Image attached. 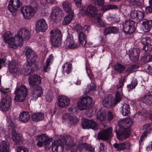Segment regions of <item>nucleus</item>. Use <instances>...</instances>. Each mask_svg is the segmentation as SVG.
<instances>
[{"instance_id": "nucleus-1", "label": "nucleus", "mask_w": 152, "mask_h": 152, "mask_svg": "<svg viewBox=\"0 0 152 152\" xmlns=\"http://www.w3.org/2000/svg\"><path fill=\"white\" fill-rule=\"evenodd\" d=\"M133 120L130 118H126L120 121L119 126L121 129L119 131H116V134L117 138L120 140L126 139L129 136V133L126 129L130 127L133 124Z\"/></svg>"}, {"instance_id": "nucleus-2", "label": "nucleus", "mask_w": 152, "mask_h": 152, "mask_svg": "<svg viewBox=\"0 0 152 152\" xmlns=\"http://www.w3.org/2000/svg\"><path fill=\"white\" fill-rule=\"evenodd\" d=\"M24 52L27 58V64L26 65L25 69L28 72L27 75L30 74L32 72L31 66L34 65L37 56L36 53L31 48H26Z\"/></svg>"}, {"instance_id": "nucleus-3", "label": "nucleus", "mask_w": 152, "mask_h": 152, "mask_svg": "<svg viewBox=\"0 0 152 152\" xmlns=\"http://www.w3.org/2000/svg\"><path fill=\"white\" fill-rule=\"evenodd\" d=\"M73 140L71 137L69 136H66L61 138H59L58 140H55L52 142L51 147L53 151L58 152V148L60 146V147L63 150V147L61 145L62 143H64L66 145L71 146H72Z\"/></svg>"}, {"instance_id": "nucleus-4", "label": "nucleus", "mask_w": 152, "mask_h": 152, "mask_svg": "<svg viewBox=\"0 0 152 152\" xmlns=\"http://www.w3.org/2000/svg\"><path fill=\"white\" fill-rule=\"evenodd\" d=\"M9 88H0L2 92L1 101L0 103V108L3 111H6L9 110L11 105V99L10 96L7 95L6 93L9 92Z\"/></svg>"}, {"instance_id": "nucleus-5", "label": "nucleus", "mask_w": 152, "mask_h": 152, "mask_svg": "<svg viewBox=\"0 0 152 152\" xmlns=\"http://www.w3.org/2000/svg\"><path fill=\"white\" fill-rule=\"evenodd\" d=\"M7 121L8 124V127L9 129L12 130V137L13 141L17 144L22 142V136H20L14 129L16 125L12 121L10 115L7 116Z\"/></svg>"}, {"instance_id": "nucleus-6", "label": "nucleus", "mask_w": 152, "mask_h": 152, "mask_svg": "<svg viewBox=\"0 0 152 152\" xmlns=\"http://www.w3.org/2000/svg\"><path fill=\"white\" fill-rule=\"evenodd\" d=\"M122 94L118 91L116 92L115 98H113L111 95L106 96L102 101L103 105L106 107L114 106L121 101Z\"/></svg>"}, {"instance_id": "nucleus-7", "label": "nucleus", "mask_w": 152, "mask_h": 152, "mask_svg": "<svg viewBox=\"0 0 152 152\" xmlns=\"http://www.w3.org/2000/svg\"><path fill=\"white\" fill-rule=\"evenodd\" d=\"M77 150L80 152L87 150L90 152H94V149L91 145L83 143L81 139H80L77 140L72 146L71 151L76 152Z\"/></svg>"}, {"instance_id": "nucleus-8", "label": "nucleus", "mask_w": 152, "mask_h": 152, "mask_svg": "<svg viewBox=\"0 0 152 152\" xmlns=\"http://www.w3.org/2000/svg\"><path fill=\"white\" fill-rule=\"evenodd\" d=\"M28 93V89L26 86L22 85L20 87H17L14 92L15 95L14 99L15 101L21 102L25 99Z\"/></svg>"}, {"instance_id": "nucleus-9", "label": "nucleus", "mask_w": 152, "mask_h": 152, "mask_svg": "<svg viewBox=\"0 0 152 152\" xmlns=\"http://www.w3.org/2000/svg\"><path fill=\"white\" fill-rule=\"evenodd\" d=\"M50 40L52 45L55 47H58L61 45L62 41L61 33L60 30L58 29L51 31Z\"/></svg>"}, {"instance_id": "nucleus-10", "label": "nucleus", "mask_w": 152, "mask_h": 152, "mask_svg": "<svg viewBox=\"0 0 152 152\" xmlns=\"http://www.w3.org/2000/svg\"><path fill=\"white\" fill-rule=\"evenodd\" d=\"M92 98L90 96L83 97L77 102V107L80 110H87L91 107Z\"/></svg>"}, {"instance_id": "nucleus-11", "label": "nucleus", "mask_w": 152, "mask_h": 152, "mask_svg": "<svg viewBox=\"0 0 152 152\" xmlns=\"http://www.w3.org/2000/svg\"><path fill=\"white\" fill-rule=\"evenodd\" d=\"M3 38L5 42L8 44L9 47L12 48H17L18 45L20 43L19 42H16L15 35L13 37L10 31L6 32L4 34Z\"/></svg>"}, {"instance_id": "nucleus-12", "label": "nucleus", "mask_w": 152, "mask_h": 152, "mask_svg": "<svg viewBox=\"0 0 152 152\" xmlns=\"http://www.w3.org/2000/svg\"><path fill=\"white\" fill-rule=\"evenodd\" d=\"M135 23L131 20H126L123 23V31L126 34H131L135 30Z\"/></svg>"}, {"instance_id": "nucleus-13", "label": "nucleus", "mask_w": 152, "mask_h": 152, "mask_svg": "<svg viewBox=\"0 0 152 152\" xmlns=\"http://www.w3.org/2000/svg\"><path fill=\"white\" fill-rule=\"evenodd\" d=\"M21 12L24 17L26 19L32 18L35 13L34 8L31 6L23 7L21 9Z\"/></svg>"}, {"instance_id": "nucleus-14", "label": "nucleus", "mask_w": 152, "mask_h": 152, "mask_svg": "<svg viewBox=\"0 0 152 152\" xmlns=\"http://www.w3.org/2000/svg\"><path fill=\"white\" fill-rule=\"evenodd\" d=\"M62 119L63 122L68 123L72 125H75L79 121L76 116L68 113H65L63 115Z\"/></svg>"}, {"instance_id": "nucleus-15", "label": "nucleus", "mask_w": 152, "mask_h": 152, "mask_svg": "<svg viewBox=\"0 0 152 152\" xmlns=\"http://www.w3.org/2000/svg\"><path fill=\"white\" fill-rule=\"evenodd\" d=\"M70 100L67 96L61 95L58 96L57 100L58 106L61 108L68 106L70 103Z\"/></svg>"}, {"instance_id": "nucleus-16", "label": "nucleus", "mask_w": 152, "mask_h": 152, "mask_svg": "<svg viewBox=\"0 0 152 152\" xmlns=\"http://www.w3.org/2000/svg\"><path fill=\"white\" fill-rule=\"evenodd\" d=\"M83 12L88 16L92 17H97L100 15L96 7L92 5H89Z\"/></svg>"}, {"instance_id": "nucleus-17", "label": "nucleus", "mask_w": 152, "mask_h": 152, "mask_svg": "<svg viewBox=\"0 0 152 152\" xmlns=\"http://www.w3.org/2000/svg\"><path fill=\"white\" fill-rule=\"evenodd\" d=\"M48 25L45 20L43 18L38 20L36 24L35 29L39 32H45L48 28Z\"/></svg>"}, {"instance_id": "nucleus-18", "label": "nucleus", "mask_w": 152, "mask_h": 152, "mask_svg": "<svg viewBox=\"0 0 152 152\" xmlns=\"http://www.w3.org/2000/svg\"><path fill=\"white\" fill-rule=\"evenodd\" d=\"M36 139L37 140H41L44 142L46 150L49 149L50 147V143L52 142V139H49L45 134H43L37 136L36 137Z\"/></svg>"}, {"instance_id": "nucleus-19", "label": "nucleus", "mask_w": 152, "mask_h": 152, "mask_svg": "<svg viewBox=\"0 0 152 152\" xmlns=\"http://www.w3.org/2000/svg\"><path fill=\"white\" fill-rule=\"evenodd\" d=\"M141 43L143 45V50L145 51H150L152 50V39L146 37L143 38L141 40Z\"/></svg>"}, {"instance_id": "nucleus-20", "label": "nucleus", "mask_w": 152, "mask_h": 152, "mask_svg": "<svg viewBox=\"0 0 152 152\" xmlns=\"http://www.w3.org/2000/svg\"><path fill=\"white\" fill-rule=\"evenodd\" d=\"M130 17L138 21H141L145 17L144 11L134 10L132 11L130 14Z\"/></svg>"}, {"instance_id": "nucleus-21", "label": "nucleus", "mask_w": 152, "mask_h": 152, "mask_svg": "<svg viewBox=\"0 0 152 152\" xmlns=\"http://www.w3.org/2000/svg\"><path fill=\"white\" fill-rule=\"evenodd\" d=\"M64 44L66 48L69 49H73L77 47L73 37L72 35L70 34L67 35L65 40L64 42Z\"/></svg>"}, {"instance_id": "nucleus-22", "label": "nucleus", "mask_w": 152, "mask_h": 152, "mask_svg": "<svg viewBox=\"0 0 152 152\" xmlns=\"http://www.w3.org/2000/svg\"><path fill=\"white\" fill-rule=\"evenodd\" d=\"M62 11L59 7H56L52 10L50 15L51 18L54 20L61 19L62 17Z\"/></svg>"}, {"instance_id": "nucleus-23", "label": "nucleus", "mask_w": 152, "mask_h": 152, "mask_svg": "<svg viewBox=\"0 0 152 152\" xmlns=\"http://www.w3.org/2000/svg\"><path fill=\"white\" fill-rule=\"evenodd\" d=\"M112 131V129L111 127H110L107 129L101 131L98 133V138L101 140H107L111 136Z\"/></svg>"}, {"instance_id": "nucleus-24", "label": "nucleus", "mask_w": 152, "mask_h": 152, "mask_svg": "<svg viewBox=\"0 0 152 152\" xmlns=\"http://www.w3.org/2000/svg\"><path fill=\"white\" fill-rule=\"evenodd\" d=\"M140 50L138 49H130L128 53L130 59L133 61H137L139 58Z\"/></svg>"}, {"instance_id": "nucleus-25", "label": "nucleus", "mask_w": 152, "mask_h": 152, "mask_svg": "<svg viewBox=\"0 0 152 152\" xmlns=\"http://www.w3.org/2000/svg\"><path fill=\"white\" fill-rule=\"evenodd\" d=\"M9 70L11 73H17L20 70L18 63L17 61L12 60L9 64Z\"/></svg>"}, {"instance_id": "nucleus-26", "label": "nucleus", "mask_w": 152, "mask_h": 152, "mask_svg": "<svg viewBox=\"0 0 152 152\" xmlns=\"http://www.w3.org/2000/svg\"><path fill=\"white\" fill-rule=\"evenodd\" d=\"M131 144L129 142L118 143H115L114 144V147L117 151H120L124 149H130Z\"/></svg>"}, {"instance_id": "nucleus-27", "label": "nucleus", "mask_w": 152, "mask_h": 152, "mask_svg": "<svg viewBox=\"0 0 152 152\" xmlns=\"http://www.w3.org/2000/svg\"><path fill=\"white\" fill-rule=\"evenodd\" d=\"M43 94V91L41 87L38 86L35 88L33 90L31 96L33 99L36 100L39 97H40Z\"/></svg>"}, {"instance_id": "nucleus-28", "label": "nucleus", "mask_w": 152, "mask_h": 152, "mask_svg": "<svg viewBox=\"0 0 152 152\" xmlns=\"http://www.w3.org/2000/svg\"><path fill=\"white\" fill-rule=\"evenodd\" d=\"M152 123H150L144 125L143 126V129H145L143 134L140 137V140L139 141V143L140 145L142 142L143 139L145 138L148 134H149L152 129Z\"/></svg>"}, {"instance_id": "nucleus-29", "label": "nucleus", "mask_w": 152, "mask_h": 152, "mask_svg": "<svg viewBox=\"0 0 152 152\" xmlns=\"http://www.w3.org/2000/svg\"><path fill=\"white\" fill-rule=\"evenodd\" d=\"M24 28H22L20 29L18 31L17 34L15 35L16 42H19L20 43L19 45H18V47L23 45Z\"/></svg>"}, {"instance_id": "nucleus-30", "label": "nucleus", "mask_w": 152, "mask_h": 152, "mask_svg": "<svg viewBox=\"0 0 152 152\" xmlns=\"http://www.w3.org/2000/svg\"><path fill=\"white\" fill-rule=\"evenodd\" d=\"M30 115L28 112L23 111L20 113L19 116V121L23 123H26L29 120Z\"/></svg>"}, {"instance_id": "nucleus-31", "label": "nucleus", "mask_w": 152, "mask_h": 152, "mask_svg": "<svg viewBox=\"0 0 152 152\" xmlns=\"http://www.w3.org/2000/svg\"><path fill=\"white\" fill-rule=\"evenodd\" d=\"M41 82V77L39 75H35L29 80V83L31 86H37L40 84Z\"/></svg>"}, {"instance_id": "nucleus-32", "label": "nucleus", "mask_w": 152, "mask_h": 152, "mask_svg": "<svg viewBox=\"0 0 152 152\" xmlns=\"http://www.w3.org/2000/svg\"><path fill=\"white\" fill-rule=\"evenodd\" d=\"M142 24L143 31L145 32H148L152 27V20H144Z\"/></svg>"}, {"instance_id": "nucleus-33", "label": "nucleus", "mask_w": 152, "mask_h": 152, "mask_svg": "<svg viewBox=\"0 0 152 152\" xmlns=\"http://www.w3.org/2000/svg\"><path fill=\"white\" fill-rule=\"evenodd\" d=\"M31 117L33 121H38L43 120L44 118L45 115L43 113L39 112L33 113Z\"/></svg>"}, {"instance_id": "nucleus-34", "label": "nucleus", "mask_w": 152, "mask_h": 152, "mask_svg": "<svg viewBox=\"0 0 152 152\" xmlns=\"http://www.w3.org/2000/svg\"><path fill=\"white\" fill-rule=\"evenodd\" d=\"M62 6L64 10L66 12H72L71 3L68 1H65L62 3Z\"/></svg>"}, {"instance_id": "nucleus-35", "label": "nucleus", "mask_w": 152, "mask_h": 152, "mask_svg": "<svg viewBox=\"0 0 152 152\" xmlns=\"http://www.w3.org/2000/svg\"><path fill=\"white\" fill-rule=\"evenodd\" d=\"M97 118L100 121H105L106 120V113L103 110H99L97 115Z\"/></svg>"}, {"instance_id": "nucleus-36", "label": "nucleus", "mask_w": 152, "mask_h": 152, "mask_svg": "<svg viewBox=\"0 0 152 152\" xmlns=\"http://www.w3.org/2000/svg\"><path fill=\"white\" fill-rule=\"evenodd\" d=\"M79 40L82 45L85 46L87 42V36L83 32H80L78 36Z\"/></svg>"}, {"instance_id": "nucleus-37", "label": "nucleus", "mask_w": 152, "mask_h": 152, "mask_svg": "<svg viewBox=\"0 0 152 152\" xmlns=\"http://www.w3.org/2000/svg\"><path fill=\"white\" fill-rule=\"evenodd\" d=\"M121 109V111L123 116L128 115L129 113L130 109L129 104H125L123 105Z\"/></svg>"}, {"instance_id": "nucleus-38", "label": "nucleus", "mask_w": 152, "mask_h": 152, "mask_svg": "<svg viewBox=\"0 0 152 152\" xmlns=\"http://www.w3.org/2000/svg\"><path fill=\"white\" fill-rule=\"evenodd\" d=\"M9 146L7 142L3 141L0 143V152H8Z\"/></svg>"}, {"instance_id": "nucleus-39", "label": "nucleus", "mask_w": 152, "mask_h": 152, "mask_svg": "<svg viewBox=\"0 0 152 152\" xmlns=\"http://www.w3.org/2000/svg\"><path fill=\"white\" fill-rule=\"evenodd\" d=\"M73 12H71L66 16L64 18L62 24L64 25H66L69 23L72 19L73 17Z\"/></svg>"}, {"instance_id": "nucleus-40", "label": "nucleus", "mask_w": 152, "mask_h": 152, "mask_svg": "<svg viewBox=\"0 0 152 152\" xmlns=\"http://www.w3.org/2000/svg\"><path fill=\"white\" fill-rule=\"evenodd\" d=\"M142 100L146 104L150 105H152V96L151 95H145Z\"/></svg>"}, {"instance_id": "nucleus-41", "label": "nucleus", "mask_w": 152, "mask_h": 152, "mask_svg": "<svg viewBox=\"0 0 152 152\" xmlns=\"http://www.w3.org/2000/svg\"><path fill=\"white\" fill-rule=\"evenodd\" d=\"M53 56L50 55L49 58L46 60L45 65L44 66L43 68L44 72H48V71H49V66L51 61L53 59Z\"/></svg>"}, {"instance_id": "nucleus-42", "label": "nucleus", "mask_w": 152, "mask_h": 152, "mask_svg": "<svg viewBox=\"0 0 152 152\" xmlns=\"http://www.w3.org/2000/svg\"><path fill=\"white\" fill-rule=\"evenodd\" d=\"M7 7L8 9L11 13L12 14L15 16L18 10V8L9 2Z\"/></svg>"}, {"instance_id": "nucleus-43", "label": "nucleus", "mask_w": 152, "mask_h": 152, "mask_svg": "<svg viewBox=\"0 0 152 152\" xmlns=\"http://www.w3.org/2000/svg\"><path fill=\"white\" fill-rule=\"evenodd\" d=\"M62 68L67 73H69L71 69V65L69 62H66L62 66Z\"/></svg>"}, {"instance_id": "nucleus-44", "label": "nucleus", "mask_w": 152, "mask_h": 152, "mask_svg": "<svg viewBox=\"0 0 152 152\" xmlns=\"http://www.w3.org/2000/svg\"><path fill=\"white\" fill-rule=\"evenodd\" d=\"M23 38V41L25 40L28 39L31 37V34L30 31L28 29L24 28V32Z\"/></svg>"}, {"instance_id": "nucleus-45", "label": "nucleus", "mask_w": 152, "mask_h": 152, "mask_svg": "<svg viewBox=\"0 0 152 152\" xmlns=\"http://www.w3.org/2000/svg\"><path fill=\"white\" fill-rule=\"evenodd\" d=\"M91 120L84 119L82 123V128L83 129L90 128Z\"/></svg>"}, {"instance_id": "nucleus-46", "label": "nucleus", "mask_w": 152, "mask_h": 152, "mask_svg": "<svg viewBox=\"0 0 152 152\" xmlns=\"http://www.w3.org/2000/svg\"><path fill=\"white\" fill-rule=\"evenodd\" d=\"M117 8V7L116 5H107L103 6L101 10L104 11H105L108 10L112 9H115Z\"/></svg>"}, {"instance_id": "nucleus-47", "label": "nucleus", "mask_w": 152, "mask_h": 152, "mask_svg": "<svg viewBox=\"0 0 152 152\" xmlns=\"http://www.w3.org/2000/svg\"><path fill=\"white\" fill-rule=\"evenodd\" d=\"M9 2L17 8L20 7L21 6V2L19 0H10Z\"/></svg>"}, {"instance_id": "nucleus-48", "label": "nucleus", "mask_w": 152, "mask_h": 152, "mask_svg": "<svg viewBox=\"0 0 152 152\" xmlns=\"http://www.w3.org/2000/svg\"><path fill=\"white\" fill-rule=\"evenodd\" d=\"M96 86L94 83H92L90 86H88L86 89L85 93L87 94L95 90Z\"/></svg>"}, {"instance_id": "nucleus-49", "label": "nucleus", "mask_w": 152, "mask_h": 152, "mask_svg": "<svg viewBox=\"0 0 152 152\" xmlns=\"http://www.w3.org/2000/svg\"><path fill=\"white\" fill-rule=\"evenodd\" d=\"M137 84V82L136 80L132 81L130 84L127 86V88L129 91L131 89H132L135 88Z\"/></svg>"}, {"instance_id": "nucleus-50", "label": "nucleus", "mask_w": 152, "mask_h": 152, "mask_svg": "<svg viewBox=\"0 0 152 152\" xmlns=\"http://www.w3.org/2000/svg\"><path fill=\"white\" fill-rule=\"evenodd\" d=\"M90 128L93 130H96L98 128V124L94 121L91 120Z\"/></svg>"}, {"instance_id": "nucleus-51", "label": "nucleus", "mask_w": 152, "mask_h": 152, "mask_svg": "<svg viewBox=\"0 0 152 152\" xmlns=\"http://www.w3.org/2000/svg\"><path fill=\"white\" fill-rule=\"evenodd\" d=\"M125 69V67L119 64H118L115 65V70L120 72L124 71Z\"/></svg>"}, {"instance_id": "nucleus-52", "label": "nucleus", "mask_w": 152, "mask_h": 152, "mask_svg": "<svg viewBox=\"0 0 152 152\" xmlns=\"http://www.w3.org/2000/svg\"><path fill=\"white\" fill-rule=\"evenodd\" d=\"M101 15L100 14L96 18L97 19V22L102 27H104L105 25V24L104 21L101 18Z\"/></svg>"}, {"instance_id": "nucleus-53", "label": "nucleus", "mask_w": 152, "mask_h": 152, "mask_svg": "<svg viewBox=\"0 0 152 152\" xmlns=\"http://www.w3.org/2000/svg\"><path fill=\"white\" fill-rule=\"evenodd\" d=\"M106 118L109 121H111L114 118V115L111 111H108L107 113Z\"/></svg>"}, {"instance_id": "nucleus-54", "label": "nucleus", "mask_w": 152, "mask_h": 152, "mask_svg": "<svg viewBox=\"0 0 152 152\" xmlns=\"http://www.w3.org/2000/svg\"><path fill=\"white\" fill-rule=\"evenodd\" d=\"M53 97V95L52 93H48L46 96L45 99L47 102H50L52 101Z\"/></svg>"}, {"instance_id": "nucleus-55", "label": "nucleus", "mask_w": 152, "mask_h": 152, "mask_svg": "<svg viewBox=\"0 0 152 152\" xmlns=\"http://www.w3.org/2000/svg\"><path fill=\"white\" fill-rule=\"evenodd\" d=\"M17 152H28V149L23 146L18 147L17 148Z\"/></svg>"}, {"instance_id": "nucleus-56", "label": "nucleus", "mask_w": 152, "mask_h": 152, "mask_svg": "<svg viewBox=\"0 0 152 152\" xmlns=\"http://www.w3.org/2000/svg\"><path fill=\"white\" fill-rule=\"evenodd\" d=\"M150 5L151 6L147 7L145 8V11L147 13L152 12V0H150L149 1Z\"/></svg>"}, {"instance_id": "nucleus-57", "label": "nucleus", "mask_w": 152, "mask_h": 152, "mask_svg": "<svg viewBox=\"0 0 152 152\" xmlns=\"http://www.w3.org/2000/svg\"><path fill=\"white\" fill-rule=\"evenodd\" d=\"M111 33H112L111 27H108L106 28L104 30V35H107Z\"/></svg>"}, {"instance_id": "nucleus-58", "label": "nucleus", "mask_w": 152, "mask_h": 152, "mask_svg": "<svg viewBox=\"0 0 152 152\" xmlns=\"http://www.w3.org/2000/svg\"><path fill=\"white\" fill-rule=\"evenodd\" d=\"M73 1L76 7H81L82 5L81 0H73Z\"/></svg>"}, {"instance_id": "nucleus-59", "label": "nucleus", "mask_w": 152, "mask_h": 152, "mask_svg": "<svg viewBox=\"0 0 152 152\" xmlns=\"http://www.w3.org/2000/svg\"><path fill=\"white\" fill-rule=\"evenodd\" d=\"M112 33L116 34L119 32V30L118 28L116 27H111Z\"/></svg>"}, {"instance_id": "nucleus-60", "label": "nucleus", "mask_w": 152, "mask_h": 152, "mask_svg": "<svg viewBox=\"0 0 152 152\" xmlns=\"http://www.w3.org/2000/svg\"><path fill=\"white\" fill-rule=\"evenodd\" d=\"M86 69L87 73L88 75L90 78V79L91 81H93L94 79L93 78V75L92 73L89 70V74L88 72V70L87 69V67H86Z\"/></svg>"}, {"instance_id": "nucleus-61", "label": "nucleus", "mask_w": 152, "mask_h": 152, "mask_svg": "<svg viewBox=\"0 0 152 152\" xmlns=\"http://www.w3.org/2000/svg\"><path fill=\"white\" fill-rule=\"evenodd\" d=\"M104 1L103 0H94V3L95 4L100 6L103 4Z\"/></svg>"}, {"instance_id": "nucleus-62", "label": "nucleus", "mask_w": 152, "mask_h": 152, "mask_svg": "<svg viewBox=\"0 0 152 152\" xmlns=\"http://www.w3.org/2000/svg\"><path fill=\"white\" fill-rule=\"evenodd\" d=\"M129 2L130 4L132 5H140L141 3L136 0H129Z\"/></svg>"}, {"instance_id": "nucleus-63", "label": "nucleus", "mask_w": 152, "mask_h": 152, "mask_svg": "<svg viewBox=\"0 0 152 152\" xmlns=\"http://www.w3.org/2000/svg\"><path fill=\"white\" fill-rule=\"evenodd\" d=\"M75 29L77 31H79L80 33L83 30V28L80 25H76L75 27Z\"/></svg>"}, {"instance_id": "nucleus-64", "label": "nucleus", "mask_w": 152, "mask_h": 152, "mask_svg": "<svg viewBox=\"0 0 152 152\" xmlns=\"http://www.w3.org/2000/svg\"><path fill=\"white\" fill-rule=\"evenodd\" d=\"M110 19H111L110 20L112 21V22L113 23L118 22L120 20V19L118 17H112L111 18H109V20H110Z\"/></svg>"}]
</instances>
